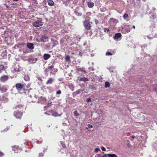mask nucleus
<instances>
[{
    "label": "nucleus",
    "instance_id": "1",
    "mask_svg": "<svg viewBox=\"0 0 157 157\" xmlns=\"http://www.w3.org/2000/svg\"><path fill=\"white\" fill-rule=\"evenodd\" d=\"M132 28L130 25H123L122 26V29L121 30L122 33H127L130 32V29H131Z\"/></svg>",
    "mask_w": 157,
    "mask_h": 157
},
{
    "label": "nucleus",
    "instance_id": "2",
    "mask_svg": "<svg viewBox=\"0 0 157 157\" xmlns=\"http://www.w3.org/2000/svg\"><path fill=\"white\" fill-rule=\"evenodd\" d=\"M42 21V20L35 21L33 23V25L35 27L40 26L43 25V22Z\"/></svg>",
    "mask_w": 157,
    "mask_h": 157
},
{
    "label": "nucleus",
    "instance_id": "3",
    "mask_svg": "<svg viewBox=\"0 0 157 157\" xmlns=\"http://www.w3.org/2000/svg\"><path fill=\"white\" fill-rule=\"evenodd\" d=\"M77 80L79 82H83L87 84V82L89 81V79L87 78L80 77H78Z\"/></svg>",
    "mask_w": 157,
    "mask_h": 157
},
{
    "label": "nucleus",
    "instance_id": "4",
    "mask_svg": "<svg viewBox=\"0 0 157 157\" xmlns=\"http://www.w3.org/2000/svg\"><path fill=\"white\" fill-rule=\"evenodd\" d=\"M22 114L23 113L21 112L15 111L14 112V115L17 119H21Z\"/></svg>",
    "mask_w": 157,
    "mask_h": 157
},
{
    "label": "nucleus",
    "instance_id": "5",
    "mask_svg": "<svg viewBox=\"0 0 157 157\" xmlns=\"http://www.w3.org/2000/svg\"><path fill=\"white\" fill-rule=\"evenodd\" d=\"M9 78V76L7 75H4L0 78V81L1 82H5Z\"/></svg>",
    "mask_w": 157,
    "mask_h": 157
},
{
    "label": "nucleus",
    "instance_id": "6",
    "mask_svg": "<svg viewBox=\"0 0 157 157\" xmlns=\"http://www.w3.org/2000/svg\"><path fill=\"white\" fill-rule=\"evenodd\" d=\"M15 86L17 90H21L23 88L24 84L21 83H17Z\"/></svg>",
    "mask_w": 157,
    "mask_h": 157
},
{
    "label": "nucleus",
    "instance_id": "7",
    "mask_svg": "<svg viewBox=\"0 0 157 157\" xmlns=\"http://www.w3.org/2000/svg\"><path fill=\"white\" fill-rule=\"evenodd\" d=\"M46 99L43 97H40L38 98V103H40L41 104H44L46 102Z\"/></svg>",
    "mask_w": 157,
    "mask_h": 157
},
{
    "label": "nucleus",
    "instance_id": "8",
    "mask_svg": "<svg viewBox=\"0 0 157 157\" xmlns=\"http://www.w3.org/2000/svg\"><path fill=\"white\" fill-rule=\"evenodd\" d=\"M48 37L47 35H43L40 38V41L44 43L47 42L48 40Z\"/></svg>",
    "mask_w": 157,
    "mask_h": 157
},
{
    "label": "nucleus",
    "instance_id": "9",
    "mask_svg": "<svg viewBox=\"0 0 157 157\" xmlns=\"http://www.w3.org/2000/svg\"><path fill=\"white\" fill-rule=\"evenodd\" d=\"M50 112L52 113L51 115L54 117L60 116L62 115V113L58 115L57 112L56 111H54L53 110H51L50 111Z\"/></svg>",
    "mask_w": 157,
    "mask_h": 157
},
{
    "label": "nucleus",
    "instance_id": "10",
    "mask_svg": "<svg viewBox=\"0 0 157 157\" xmlns=\"http://www.w3.org/2000/svg\"><path fill=\"white\" fill-rule=\"evenodd\" d=\"M84 25L86 29L89 30L90 29V25L87 21H84Z\"/></svg>",
    "mask_w": 157,
    "mask_h": 157
},
{
    "label": "nucleus",
    "instance_id": "11",
    "mask_svg": "<svg viewBox=\"0 0 157 157\" xmlns=\"http://www.w3.org/2000/svg\"><path fill=\"white\" fill-rule=\"evenodd\" d=\"M84 90V89H79L78 90H76V91L74 92L73 93V96H74V95H75L76 94H80L81 93L83 92Z\"/></svg>",
    "mask_w": 157,
    "mask_h": 157
},
{
    "label": "nucleus",
    "instance_id": "12",
    "mask_svg": "<svg viewBox=\"0 0 157 157\" xmlns=\"http://www.w3.org/2000/svg\"><path fill=\"white\" fill-rule=\"evenodd\" d=\"M27 47L30 50H33L34 48V44L32 43H27Z\"/></svg>",
    "mask_w": 157,
    "mask_h": 157
},
{
    "label": "nucleus",
    "instance_id": "13",
    "mask_svg": "<svg viewBox=\"0 0 157 157\" xmlns=\"http://www.w3.org/2000/svg\"><path fill=\"white\" fill-rule=\"evenodd\" d=\"M121 36V34L120 33H116L113 36L114 39L115 40H117Z\"/></svg>",
    "mask_w": 157,
    "mask_h": 157
},
{
    "label": "nucleus",
    "instance_id": "14",
    "mask_svg": "<svg viewBox=\"0 0 157 157\" xmlns=\"http://www.w3.org/2000/svg\"><path fill=\"white\" fill-rule=\"evenodd\" d=\"M155 34V35L154 36H151L150 35L147 36H143V37L145 39H146V37H147L149 40H151L154 37H157V35H156V34Z\"/></svg>",
    "mask_w": 157,
    "mask_h": 157
},
{
    "label": "nucleus",
    "instance_id": "15",
    "mask_svg": "<svg viewBox=\"0 0 157 157\" xmlns=\"http://www.w3.org/2000/svg\"><path fill=\"white\" fill-rule=\"evenodd\" d=\"M43 57L45 60H47L51 57V55L45 53L44 54Z\"/></svg>",
    "mask_w": 157,
    "mask_h": 157
},
{
    "label": "nucleus",
    "instance_id": "16",
    "mask_svg": "<svg viewBox=\"0 0 157 157\" xmlns=\"http://www.w3.org/2000/svg\"><path fill=\"white\" fill-rule=\"evenodd\" d=\"M0 90L2 92L4 93L7 91V89L5 86H0Z\"/></svg>",
    "mask_w": 157,
    "mask_h": 157
},
{
    "label": "nucleus",
    "instance_id": "17",
    "mask_svg": "<svg viewBox=\"0 0 157 157\" xmlns=\"http://www.w3.org/2000/svg\"><path fill=\"white\" fill-rule=\"evenodd\" d=\"M87 5L89 8H91L94 6V3L90 1H87Z\"/></svg>",
    "mask_w": 157,
    "mask_h": 157
},
{
    "label": "nucleus",
    "instance_id": "18",
    "mask_svg": "<svg viewBox=\"0 0 157 157\" xmlns=\"http://www.w3.org/2000/svg\"><path fill=\"white\" fill-rule=\"evenodd\" d=\"M58 70L56 68H53L51 71H50V74L55 75L56 73L57 72Z\"/></svg>",
    "mask_w": 157,
    "mask_h": 157
},
{
    "label": "nucleus",
    "instance_id": "19",
    "mask_svg": "<svg viewBox=\"0 0 157 157\" xmlns=\"http://www.w3.org/2000/svg\"><path fill=\"white\" fill-rule=\"evenodd\" d=\"M48 5L51 6H52L54 5V2L52 0H47Z\"/></svg>",
    "mask_w": 157,
    "mask_h": 157
},
{
    "label": "nucleus",
    "instance_id": "20",
    "mask_svg": "<svg viewBox=\"0 0 157 157\" xmlns=\"http://www.w3.org/2000/svg\"><path fill=\"white\" fill-rule=\"evenodd\" d=\"M53 82V79L51 78H50L46 82V84H52Z\"/></svg>",
    "mask_w": 157,
    "mask_h": 157
},
{
    "label": "nucleus",
    "instance_id": "21",
    "mask_svg": "<svg viewBox=\"0 0 157 157\" xmlns=\"http://www.w3.org/2000/svg\"><path fill=\"white\" fill-rule=\"evenodd\" d=\"M12 149L14 151H15L16 153H18V151H16V150H18V149H19L18 146H15L12 147Z\"/></svg>",
    "mask_w": 157,
    "mask_h": 157
},
{
    "label": "nucleus",
    "instance_id": "22",
    "mask_svg": "<svg viewBox=\"0 0 157 157\" xmlns=\"http://www.w3.org/2000/svg\"><path fill=\"white\" fill-rule=\"evenodd\" d=\"M107 156L108 157H117V155L114 154H108Z\"/></svg>",
    "mask_w": 157,
    "mask_h": 157
},
{
    "label": "nucleus",
    "instance_id": "23",
    "mask_svg": "<svg viewBox=\"0 0 157 157\" xmlns=\"http://www.w3.org/2000/svg\"><path fill=\"white\" fill-rule=\"evenodd\" d=\"M123 17L124 19L126 20L127 21H128L129 20L128 14L126 13H125L124 14Z\"/></svg>",
    "mask_w": 157,
    "mask_h": 157
},
{
    "label": "nucleus",
    "instance_id": "24",
    "mask_svg": "<svg viewBox=\"0 0 157 157\" xmlns=\"http://www.w3.org/2000/svg\"><path fill=\"white\" fill-rule=\"evenodd\" d=\"M89 88L92 90H95L97 89V86L94 85H90Z\"/></svg>",
    "mask_w": 157,
    "mask_h": 157
},
{
    "label": "nucleus",
    "instance_id": "25",
    "mask_svg": "<svg viewBox=\"0 0 157 157\" xmlns=\"http://www.w3.org/2000/svg\"><path fill=\"white\" fill-rule=\"evenodd\" d=\"M36 78H37L38 80H39V81H40V82H41L42 81V80L41 78V77L39 75H37L36 76Z\"/></svg>",
    "mask_w": 157,
    "mask_h": 157
},
{
    "label": "nucleus",
    "instance_id": "26",
    "mask_svg": "<svg viewBox=\"0 0 157 157\" xmlns=\"http://www.w3.org/2000/svg\"><path fill=\"white\" fill-rule=\"evenodd\" d=\"M65 59L66 61L67 62H69L70 61V58L69 55H67L66 56L65 58Z\"/></svg>",
    "mask_w": 157,
    "mask_h": 157
},
{
    "label": "nucleus",
    "instance_id": "27",
    "mask_svg": "<svg viewBox=\"0 0 157 157\" xmlns=\"http://www.w3.org/2000/svg\"><path fill=\"white\" fill-rule=\"evenodd\" d=\"M77 70L79 71H81L82 72L86 73V71L85 70V69L83 68H78Z\"/></svg>",
    "mask_w": 157,
    "mask_h": 157
},
{
    "label": "nucleus",
    "instance_id": "28",
    "mask_svg": "<svg viewBox=\"0 0 157 157\" xmlns=\"http://www.w3.org/2000/svg\"><path fill=\"white\" fill-rule=\"evenodd\" d=\"M110 86V84L108 82H106L105 83V88H108Z\"/></svg>",
    "mask_w": 157,
    "mask_h": 157
},
{
    "label": "nucleus",
    "instance_id": "29",
    "mask_svg": "<svg viewBox=\"0 0 157 157\" xmlns=\"http://www.w3.org/2000/svg\"><path fill=\"white\" fill-rule=\"evenodd\" d=\"M24 79L26 81H29L30 80V77L28 75H25L24 77Z\"/></svg>",
    "mask_w": 157,
    "mask_h": 157
},
{
    "label": "nucleus",
    "instance_id": "30",
    "mask_svg": "<svg viewBox=\"0 0 157 157\" xmlns=\"http://www.w3.org/2000/svg\"><path fill=\"white\" fill-rule=\"evenodd\" d=\"M156 17V14L155 13H153L152 14H151L150 17L151 19H154Z\"/></svg>",
    "mask_w": 157,
    "mask_h": 157
},
{
    "label": "nucleus",
    "instance_id": "31",
    "mask_svg": "<svg viewBox=\"0 0 157 157\" xmlns=\"http://www.w3.org/2000/svg\"><path fill=\"white\" fill-rule=\"evenodd\" d=\"M54 66L52 65L50 66H48V71L49 70L51 71L54 68Z\"/></svg>",
    "mask_w": 157,
    "mask_h": 157
},
{
    "label": "nucleus",
    "instance_id": "32",
    "mask_svg": "<svg viewBox=\"0 0 157 157\" xmlns=\"http://www.w3.org/2000/svg\"><path fill=\"white\" fill-rule=\"evenodd\" d=\"M48 68H46L45 69L44 71V75L47 76L48 75Z\"/></svg>",
    "mask_w": 157,
    "mask_h": 157
},
{
    "label": "nucleus",
    "instance_id": "33",
    "mask_svg": "<svg viewBox=\"0 0 157 157\" xmlns=\"http://www.w3.org/2000/svg\"><path fill=\"white\" fill-rule=\"evenodd\" d=\"M3 66L2 65L0 66V68L2 69L1 70H0V73L3 72H4L5 71V70L3 69Z\"/></svg>",
    "mask_w": 157,
    "mask_h": 157
},
{
    "label": "nucleus",
    "instance_id": "34",
    "mask_svg": "<svg viewBox=\"0 0 157 157\" xmlns=\"http://www.w3.org/2000/svg\"><path fill=\"white\" fill-rule=\"evenodd\" d=\"M75 13L76 15L78 16H81L82 15V14L81 13H79L77 11H75Z\"/></svg>",
    "mask_w": 157,
    "mask_h": 157
},
{
    "label": "nucleus",
    "instance_id": "35",
    "mask_svg": "<svg viewBox=\"0 0 157 157\" xmlns=\"http://www.w3.org/2000/svg\"><path fill=\"white\" fill-rule=\"evenodd\" d=\"M53 45L52 47H55L57 45L58 43L57 41V40H54V41L53 42Z\"/></svg>",
    "mask_w": 157,
    "mask_h": 157
},
{
    "label": "nucleus",
    "instance_id": "36",
    "mask_svg": "<svg viewBox=\"0 0 157 157\" xmlns=\"http://www.w3.org/2000/svg\"><path fill=\"white\" fill-rule=\"evenodd\" d=\"M69 88L72 91H73L74 90V86L72 84L71 85H70L69 86Z\"/></svg>",
    "mask_w": 157,
    "mask_h": 157
},
{
    "label": "nucleus",
    "instance_id": "37",
    "mask_svg": "<svg viewBox=\"0 0 157 157\" xmlns=\"http://www.w3.org/2000/svg\"><path fill=\"white\" fill-rule=\"evenodd\" d=\"M79 86L80 87L82 88L84 87L85 86V83H79L78 84Z\"/></svg>",
    "mask_w": 157,
    "mask_h": 157
},
{
    "label": "nucleus",
    "instance_id": "38",
    "mask_svg": "<svg viewBox=\"0 0 157 157\" xmlns=\"http://www.w3.org/2000/svg\"><path fill=\"white\" fill-rule=\"evenodd\" d=\"M74 115L76 117H78L79 115V113L77 110L75 111L74 112Z\"/></svg>",
    "mask_w": 157,
    "mask_h": 157
},
{
    "label": "nucleus",
    "instance_id": "39",
    "mask_svg": "<svg viewBox=\"0 0 157 157\" xmlns=\"http://www.w3.org/2000/svg\"><path fill=\"white\" fill-rule=\"evenodd\" d=\"M60 144L63 148H66V146L63 141H60Z\"/></svg>",
    "mask_w": 157,
    "mask_h": 157
},
{
    "label": "nucleus",
    "instance_id": "40",
    "mask_svg": "<svg viewBox=\"0 0 157 157\" xmlns=\"http://www.w3.org/2000/svg\"><path fill=\"white\" fill-rule=\"evenodd\" d=\"M23 106L22 105H19L15 106L16 109H17L18 108L21 109V108Z\"/></svg>",
    "mask_w": 157,
    "mask_h": 157
},
{
    "label": "nucleus",
    "instance_id": "41",
    "mask_svg": "<svg viewBox=\"0 0 157 157\" xmlns=\"http://www.w3.org/2000/svg\"><path fill=\"white\" fill-rule=\"evenodd\" d=\"M51 103H52V101H51L49 100V101H48V103H47V106H48V107H50V106H51L50 105L51 104Z\"/></svg>",
    "mask_w": 157,
    "mask_h": 157
},
{
    "label": "nucleus",
    "instance_id": "42",
    "mask_svg": "<svg viewBox=\"0 0 157 157\" xmlns=\"http://www.w3.org/2000/svg\"><path fill=\"white\" fill-rule=\"evenodd\" d=\"M105 55L106 56H111L112 55V54L111 53L109 52H107L106 53Z\"/></svg>",
    "mask_w": 157,
    "mask_h": 157
},
{
    "label": "nucleus",
    "instance_id": "43",
    "mask_svg": "<svg viewBox=\"0 0 157 157\" xmlns=\"http://www.w3.org/2000/svg\"><path fill=\"white\" fill-rule=\"evenodd\" d=\"M104 31L105 32L108 33L109 32V29L107 28H104Z\"/></svg>",
    "mask_w": 157,
    "mask_h": 157
},
{
    "label": "nucleus",
    "instance_id": "44",
    "mask_svg": "<svg viewBox=\"0 0 157 157\" xmlns=\"http://www.w3.org/2000/svg\"><path fill=\"white\" fill-rule=\"evenodd\" d=\"M87 127H88L87 128H86L88 129V128H93V126L92 125L89 124L87 125Z\"/></svg>",
    "mask_w": 157,
    "mask_h": 157
},
{
    "label": "nucleus",
    "instance_id": "45",
    "mask_svg": "<svg viewBox=\"0 0 157 157\" xmlns=\"http://www.w3.org/2000/svg\"><path fill=\"white\" fill-rule=\"evenodd\" d=\"M136 138V136H132L130 137V139L131 141L133 140V139Z\"/></svg>",
    "mask_w": 157,
    "mask_h": 157
},
{
    "label": "nucleus",
    "instance_id": "46",
    "mask_svg": "<svg viewBox=\"0 0 157 157\" xmlns=\"http://www.w3.org/2000/svg\"><path fill=\"white\" fill-rule=\"evenodd\" d=\"M147 46V45L146 44H144V45H141V47L142 48V49L143 50L144 48H145Z\"/></svg>",
    "mask_w": 157,
    "mask_h": 157
},
{
    "label": "nucleus",
    "instance_id": "47",
    "mask_svg": "<svg viewBox=\"0 0 157 157\" xmlns=\"http://www.w3.org/2000/svg\"><path fill=\"white\" fill-rule=\"evenodd\" d=\"M76 38L77 41H80V40L81 39V36H76Z\"/></svg>",
    "mask_w": 157,
    "mask_h": 157
},
{
    "label": "nucleus",
    "instance_id": "48",
    "mask_svg": "<svg viewBox=\"0 0 157 157\" xmlns=\"http://www.w3.org/2000/svg\"><path fill=\"white\" fill-rule=\"evenodd\" d=\"M91 99L90 98H89L86 99V102H89L91 101Z\"/></svg>",
    "mask_w": 157,
    "mask_h": 157
},
{
    "label": "nucleus",
    "instance_id": "49",
    "mask_svg": "<svg viewBox=\"0 0 157 157\" xmlns=\"http://www.w3.org/2000/svg\"><path fill=\"white\" fill-rule=\"evenodd\" d=\"M43 153L42 152H40L39 154V155L38 157H43V155H44Z\"/></svg>",
    "mask_w": 157,
    "mask_h": 157
},
{
    "label": "nucleus",
    "instance_id": "50",
    "mask_svg": "<svg viewBox=\"0 0 157 157\" xmlns=\"http://www.w3.org/2000/svg\"><path fill=\"white\" fill-rule=\"evenodd\" d=\"M4 155V154L2 151H0V157H2Z\"/></svg>",
    "mask_w": 157,
    "mask_h": 157
},
{
    "label": "nucleus",
    "instance_id": "51",
    "mask_svg": "<svg viewBox=\"0 0 157 157\" xmlns=\"http://www.w3.org/2000/svg\"><path fill=\"white\" fill-rule=\"evenodd\" d=\"M61 92L60 90H58L56 92V94H61Z\"/></svg>",
    "mask_w": 157,
    "mask_h": 157
},
{
    "label": "nucleus",
    "instance_id": "52",
    "mask_svg": "<svg viewBox=\"0 0 157 157\" xmlns=\"http://www.w3.org/2000/svg\"><path fill=\"white\" fill-rule=\"evenodd\" d=\"M99 150H100V149L99 148H96L95 149V151L97 153L98 152V151H99Z\"/></svg>",
    "mask_w": 157,
    "mask_h": 157
},
{
    "label": "nucleus",
    "instance_id": "53",
    "mask_svg": "<svg viewBox=\"0 0 157 157\" xmlns=\"http://www.w3.org/2000/svg\"><path fill=\"white\" fill-rule=\"evenodd\" d=\"M127 144L129 147H130L131 145L130 144V142L129 140H127Z\"/></svg>",
    "mask_w": 157,
    "mask_h": 157
},
{
    "label": "nucleus",
    "instance_id": "54",
    "mask_svg": "<svg viewBox=\"0 0 157 157\" xmlns=\"http://www.w3.org/2000/svg\"><path fill=\"white\" fill-rule=\"evenodd\" d=\"M101 149L103 151H105L106 150L105 148V147H101Z\"/></svg>",
    "mask_w": 157,
    "mask_h": 157
},
{
    "label": "nucleus",
    "instance_id": "55",
    "mask_svg": "<svg viewBox=\"0 0 157 157\" xmlns=\"http://www.w3.org/2000/svg\"><path fill=\"white\" fill-rule=\"evenodd\" d=\"M25 43H20L19 44V45H20V46H23L25 45Z\"/></svg>",
    "mask_w": 157,
    "mask_h": 157
},
{
    "label": "nucleus",
    "instance_id": "56",
    "mask_svg": "<svg viewBox=\"0 0 157 157\" xmlns=\"http://www.w3.org/2000/svg\"><path fill=\"white\" fill-rule=\"evenodd\" d=\"M26 87L27 88H29L30 86V83H28L27 85H26Z\"/></svg>",
    "mask_w": 157,
    "mask_h": 157
},
{
    "label": "nucleus",
    "instance_id": "57",
    "mask_svg": "<svg viewBox=\"0 0 157 157\" xmlns=\"http://www.w3.org/2000/svg\"><path fill=\"white\" fill-rule=\"evenodd\" d=\"M42 141H37L36 142V143L37 144H40L42 143Z\"/></svg>",
    "mask_w": 157,
    "mask_h": 157
},
{
    "label": "nucleus",
    "instance_id": "58",
    "mask_svg": "<svg viewBox=\"0 0 157 157\" xmlns=\"http://www.w3.org/2000/svg\"><path fill=\"white\" fill-rule=\"evenodd\" d=\"M107 156V154H104V155H102L101 156V157H106Z\"/></svg>",
    "mask_w": 157,
    "mask_h": 157
},
{
    "label": "nucleus",
    "instance_id": "59",
    "mask_svg": "<svg viewBox=\"0 0 157 157\" xmlns=\"http://www.w3.org/2000/svg\"><path fill=\"white\" fill-rule=\"evenodd\" d=\"M9 128H6L5 129L4 131H7L9 130Z\"/></svg>",
    "mask_w": 157,
    "mask_h": 157
},
{
    "label": "nucleus",
    "instance_id": "60",
    "mask_svg": "<svg viewBox=\"0 0 157 157\" xmlns=\"http://www.w3.org/2000/svg\"><path fill=\"white\" fill-rule=\"evenodd\" d=\"M28 142L27 141H25L24 142V144L26 145L27 144Z\"/></svg>",
    "mask_w": 157,
    "mask_h": 157
},
{
    "label": "nucleus",
    "instance_id": "61",
    "mask_svg": "<svg viewBox=\"0 0 157 157\" xmlns=\"http://www.w3.org/2000/svg\"><path fill=\"white\" fill-rule=\"evenodd\" d=\"M14 70L16 71V72H18L19 71V70L18 69H14Z\"/></svg>",
    "mask_w": 157,
    "mask_h": 157
},
{
    "label": "nucleus",
    "instance_id": "62",
    "mask_svg": "<svg viewBox=\"0 0 157 157\" xmlns=\"http://www.w3.org/2000/svg\"><path fill=\"white\" fill-rule=\"evenodd\" d=\"M87 14L88 15H91V13L90 12H88L87 13Z\"/></svg>",
    "mask_w": 157,
    "mask_h": 157
},
{
    "label": "nucleus",
    "instance_id": "63",
    "mask_svg": "<svg viewBox=\"0 0 157 157\" xmlns=\"http://www.w3.org/2000/svg\"><path fill=\"white\" fill-rule=\"evenodd\" d=\"M54 40L53 39V38H51V40L52 42L54 41V40Z\"/></svg>",
    "mask_w": 157,
    "mask_h": 157
},
{
    "label": "nucleus",
    "instance_id": "64",
    "mask_svg": "<svg viewBox=\"0 0 157 157\" xmlns=\"http://www.w3.org/2000/svg\"><path fill=\"white\" fill-rule=\"evenodd\" d=\"M85 1V0H82V4H84Z\"/></svg>",
    "mask_w": 157,
    "mask_h": 157
}]
</instances>
